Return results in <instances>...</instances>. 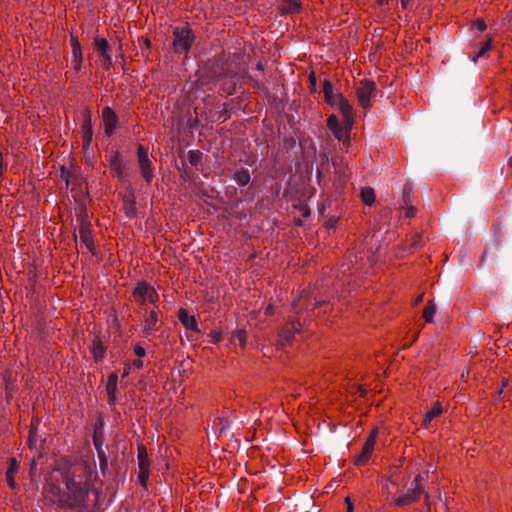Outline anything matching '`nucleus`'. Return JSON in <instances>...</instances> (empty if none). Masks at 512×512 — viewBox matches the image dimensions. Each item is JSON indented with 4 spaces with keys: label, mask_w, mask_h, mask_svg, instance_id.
Returning a JSON list of instances; mask_svg holds the SVG:
<instances>
[{
    "label": "nucleus",
    "mask_w": 512,
    "mask_h": 512,
    "mask_svg": "<svg viewBox=\"0 0 512 512\" xmlns=\"http://www.w3.org/2000/svg\"><path fill=\"white\" fill-rule=\"evenodd\" d=\"M413 487L408 489V491L395 499L394 505L397 507L407 506L420 498V495L423 493L424 489L420 484V475L415 477L413 482Z\"/></svg>",
    "instance_id": "39448f33"
},
{
    "label": "nucleus",
    "mask_w": 512,
    "mask_h": 512,
    "mask_svg": "<svg viewBox=\"0 0 512 512\" xmlns=\"http://www.w3.org/2000/svg\"><path fill=\"white\" fill-rule=\"evenodd\" d=\"M233 337H234L235 340H238V342H239V344L241 345L242 348L245 347V345H246V337H247L246 331L238 330V331L235 332Z\"/></svg>",
    "instance_id": "72a5a7b5"
},
{
    "label": "nucleus",
    "mask_w": 512,
    "mask_h": 512,
    "mask_svg": "<svg viewBox=\"0 0 512 512\" xmlns=\"http://www.w3.org/2000/svg\"><path fill=\"white\" fill-rule=\"evenodd\" d=\"M79 236L81 241L85 244L88 250L91 252L94 249L93 238L91 234V224L86 221H82L79 228Z\"/></svg>",
    "instance_id": "ddd939ff"
},
{
    "label": "nucleus",
    "mask_w": 512,
    "mask_h": 512,
    "mask_svg": "<svg viewBox=\"0 0 512 512\" xmlns=\"http://www.w3.org/2000/svg\"><path fill=\"white\" fill-rule=\"evenodd\" d=\"M92 354L96 362H100L104 359L105 346L99 340H95L92 345Z\"/></svg>",
    "instance_id": "b1692460"
},
{
    "label": "nucleus",
    "mask_w": 512,
    "mask_h": 512,
    "mask_svg": "<svg viewBox=\"0 0 512 512\" xmlns=\"http://www.w3.org/2000/svg\"><path fill=\"white\" fill-rule=\"evenodd\" d=\"M361 199L366 205H369V206L372 205L375 201L374 190L370 187L362 188Z\"/></svg>",
    "instance_id": "bb28decb"
},
{
    "label": "nucleus",
    "mask_w": 512,
    "mask_h": 512,
    "mask_svg": "<svg viewBox=\"0 0 512 512\" xmlns=\"http://www.w3.org/2000/svg\"><path fill=\"white\" fill-rule=\"evenodd\" d=\"M154 331H156V329H154L150 326L144 325V327H143V333H144L145 338H149L153 334Z\"/></svg>",
    "instance_id": "37998d69"
},
{
    "label": "nucleus",
    "mask_w": 512,
    "mask_h": 512,
    "mask_svg": "<svg viewBox=\"0 0 512 512\" xmlns=\"http://www.w3.org/2000/svg\"><path fill=\"white\" fill-rule=\"evenodd\" d=\"M476 26H477L478 30H480V31L486 30V24L483 20H478L476 23Z\"/></svg>",
    "instance_id": "8fccbe9b"
},
{
    "label": "nucleus",
    "mask_w": 512,
    "mask_h": 512,
    "mask_svg": "<svg viewBox=\"0 0 512 512\" xmlns=\"http://www.w3.org/2000/svg\"><path fill=\"white\" fill-rule=\"evenodd\" d=\"M134 352L138 357H144L146 354L145 349L140 345H135Z\"/></svg>",
    "instance_id": "c03bdc74"
},
{
    "label": "nucleus",
    "mask_w": 512,
    "mask_h": 512,
    "mask_svg": "<svg viewBox=\"0 0 512 512\" xmlns=\"http://www.w3.org/2000/svg\"><path fill=\"white\" fill-rule=\"evenodd\" d=\"M413 199V189L409 185H405L402 192V200L404 203V206H408L412 204Z\"/></svg>",
    "instance_id": "c756f323"
},
{
    "label": "nucleus",
    "mask_w": 512,
    "mask_h": 512,
    "mask_svg": "<svg viewBox=\"0 0 512 512\" xmlns=\"http://www.w3.org/2000/svg\"><path fill=\"white\" fill-rule=\"evenodd\" d=\"M301 9V4L297 0H285L282 4V11L284 13H298Z\"/></svg>",
    "instance_id": "393cba45"
},
{
    "label": "nucleus",
    "mask_w": 512,
    "mask_h": 512,
    "mask_svg": "<svg viewBox=\"0 0 512 512\" xmlns=\"http://www.w3.org/2000/svg\"><path fill=\"white\" fill-rule=\"evenodd\" d=\"M359 105L363 109H368L372 106V101L376 96V86L373 81L364 80L356 91Z\"/></svg>",
    "instance_id": "20e7f679"
},
{
    "label": "nucleus",
    "mask_w": 512,
    "mask_h": 512,
    "mask_svg": "<svg viewBox=\"0 0 512 512\" xmlns=\"http://www.w3.org/2000/svg\"><path fill=\"white\" fill-rule=\"evenodd\" d=\"M337 98H338V100L336 101L335 106H337L338 109L343 114L347 125H349V126L352 125V123H353L352 106L350 105L349 101L342 94H337Z\"/></svg>",
    "instance_id": "f8f14e48"
},
{
    "label": "nucleus",
    "mask_w": 512,
    "mask_h": 512,
    "mask_svg": "<svg viewBox=\"0 0 512 512\" xmlns=\"http://www.w3.org/2000/svg\"><path fill=\"white\" fill-rule=\"evenodd\" d=\"M178 319L187 330L199 332L198 324H197V320H196L195 316H193V315L190 316L188 314L187 310L181 308L178 311Z\"/></svg>",
    "instance_id": "4468645a"
},
{
    "label": "nucleus",
    "mask_w": 512,
    "mask_h": 512,
    "mask_svg": "<svg viewBox=\"0 0 512 512\" xmlns=\"http://www.w3.org/2000/svg\"><path fill=\"white\" fill-rule=\"evenodd\" d=\"M344 184H345L344 179L342 178V176H341V175H339V179H338V180H337V182L335 183L336 188H337V189H342V188L344 187Z\"/></svg>",
    "instance_id": "3c124183"
},
{
    "label": "nucleus",
    "mask_w": 512,
    "mask_h": 512,
    "mask_svg": "<svg viewBox=\"0 0 512 512\" xmlns=\"http://www.w3.org/2000/svg\"><path fill=\"white\" fill-rule=\"evenodd\" d=\"M133 366H135L137 368H141L143 366V361L140 359H136L133 361Z\"/></svg>",
    "instance_id": "4d7b16f0"
},
{
    "label": "nucleus",
    "mask_w": 512,
    "mask_h": 512,
    "mask_svg": "<svg viewBox=\"0 0 512 512\" xmlns=\"http://www.w3.org/2000/svg\"><path fill=\"white\" fill-rule=\"evenodd\" d=\"M210 337L212 338L213 343H218L222 338V334L219 331H211Z\"/></svg>",
    "instance_id": "ea45409f"
},
{
    "label": "nucleus",
    "mask_w": 512,
    "mask_h": 512,
    "mask_svg": "<svg viewBox=\"0 0 512 512\" xmlns=\"http://www.w3.org/2000/svg\"><path fill=\"white\" fill-rule=\"evenodd\" d=\"M236 193H237V189H236V187H234V186H229V187H227V188H226V194H227V195L232 196V195H234V194H236Z\"/></svg>",
    "instance_id": "603ef678"
},
{
    "label": "nucleus",
    "mask_w": 512,
    "mask_h": 512,
    "mask_svg": "<svg viewBox=\"0 0 512 512\" xmlns=\"http://www.w3.org/2000/svg\"><path fill=\"white\" fill-rule=\"evenodd\" d=\"M148 314L157 315L159 317L160 309L157 306H154L152 309H148Z\"/></svg>",
    "instance_id": "864d4df0"
},
{
    "label": "nucleus",
    "mask_w": 512,
    "mask_h": 512,
    "mask_svg": "<svg viewBox=\"0 0 512 512\" xmlns=\"http://www.w3.org/2000/svg\"><path fill=\"white\" fill-rule=\"evenodd\" d=\"M33 441H35V438L32 436V433H30L29 442L32 443Z\"/></svg>",
    "instance_id": "bf43d9fd"
},
{
    "label": "nucleus",
    "mask_w": 512,
    "mask_h": 512,
    "mask_svg": "<svg viewBox=\"0 0 512 512\" xmlns=\"http://www.w3.org/2000/svg\"><path fill=\"white\" fill-rule=\"evenodd\" d=\"M106 391L109 397V404H114L116 399V391H117V385L115 384H106Z\"/></svg>",
    "instance_id": "473e14b6"
},
{
    "label": "nucleus",
    "mask_w": 512,
    "mask_h": 512,
    "mask_svg": "<svg viewBox=\"0 0 512 512\" xmlns=\"http://www.w3.org/2000/svg\"><path fill=\"white\" fill-rule=\"evenodd\" d=\"M442 413L440 402H435L433 407L429 409L423 416V425L428 427L431 421Z\"/></svg>",
    "instance_id": "aec40b11"
},
{
    "label": "nucleus",
    "mask_w": 512,
    "mask_h": 512,
    "mask_svg": "<svg viewBox=\"0 0 512 512\" xmlns=\"http://www.w3.org/2000/svg\"><path fill=\"white\" fill-rule=\"evenodd\" d=\"M496 241L499 242L500 241V235H496Z\"/></svg>",
    "instance_id": "0e129e2a"
},
{
    "label": "nucleus",
    "mask_w": 512,
    "mask_h": 512,
    "mask_svg": "<svg viewBox=\"0 0 512 512\" xmlns=\"http://www.w3.org/2000/svg\"><path fill=\"white\" fill-rule=\"evenodd\" d=\"M74 68L75 70H80L82 63V55L77 56V58H73Z\"/></svg>",
    "instance_id": "49530a36"
},
{
    "label": "nucleus",
    "mask_w": 512,
    "mask_h": 512,
    "mask_svg": "<svg viewBox=\"0 0 512 512\" xmlns=\"http://www.w3.org/2000/svg\"><path fill=\"white\" fill-rule=\"evenodd\" d=\"M309 82H310L311 89L315 90V88H316V78H315V75L313 73H311L309 75Z\"/></svg>",
    "instance_id": "09e8293b"
},
{
    "label": "nucleus",
    "mask_w": 512,
    "mask_h": 512,
    "mask_svg": "<svg viewBox=\"0 0 512 512\" xmlns=\"http://www.w3.org/2000/svg\"><path fill=\"white\" fill-rule=\"evenodd\" d=\"M418 334H419V332H417V333L415 334V336H414V339H413V340H415V339L418 337Z\"/></svg>",
    "instance_id": "69168bd1"
},
{
    "label": "nucleus",
    "mask_w": 512,
    "mask_h": 512,
    "mask_svg": "<svg viewBox=\"0 0 512 512\" xmlns=\"http://www.w3.org/2000/svg\"><path fill=\"white\" fill-rule=\"evenodd\" d=\"M188 160L192 166H197L201 163L202 153L200 151L191 150L188 153Z\"/></svg>",
    "instance_id": "7c9ffc66"
},
{
    "label": "nucleus",
    "mask_w": 512,
    "mask_h": 512,
    "mask_svg": "<svg viewBox=\"0 0 512 512\" xmlns=\"http://www.w3.org/2000/svg\"><path fill=\"white\" fill-rule=\"evenodd\" d=\"M195 39L196 36L190 27L184 26L173 28L172 47L174 52L176 54H187L195 42Z\"/></svg>",
    "instance_id": "f257e3e1"
},
{
    "label": "nucleus",
    "mask_w": 512,
    "mask_h": 512,
    "mask_svg": "<svg viewBox=\"0 0 512 512\" xmlns=\"http://www.w3.org/2000/svg\"><path fill=\"white\" fill-rule=\"evenodd\" d=\"M81 130H82V142H83V148L88 149L92 143L93 139V129H92V122H91V115L89 111H86L84 114V118L81 124Z\"/></svg>",
    "instance_id": "9d476101"
},
{
    "label": "nucleus",
    "mask_w": 512,
    "mask_h": 512,
    "mask_svg": "<svg viewBox=\"0 0 512 512\" xmlns=\"http://www.w3.org/2000/svg\"><path fill=\"white\" fill-rule=\"evenodd\" d=\"M242 79L244 82L252 85L256 89L264 90V88H265L262 80L260 79V74L253 76V75L249 74L248 72H245L242 75Z\"/></svg>",
    "instance_id": "4be33fe9"
},
{
    "label": "nucleus",
    "mask_w": 512,
    "mask_h": 512,
    "mask_svg": "<svg viewBox=\"0 0 512 512\" xmlns=\"http://www.w3.org/2000/svg\"><path fill=\"white\" fill-rule=\"evenodd\" d=\"M3 169H4V163H3V156L0 152V177L3 175Z\"/></svg>",
    "instance_id": "6e6d98bb"
},
{
    "label": "nucleus",
    "mask_w": 512,
    "mask_h": 512,
    "mask_svg": "<svg viewBox=\"0 0 512 512\" xmlns=\"http://www.w3.org/2000/svg\"><path fill=\"white\" fill-rule=\"evenodd\" d=\"M256 69H257V71H259L261 73V77H263L264 76V73H263L264 72V66H263V64L261 62H259L257 64Z\"/></svg>",
    "instance_id": "5fc2aeb1"
},
{
    "label": "nucleus",
    "mask_w": 512,
    "mask_h": 512,
    "mask_svg": "<svg viewBox=\"0 0 512 512\" xmlns=\"http://www.w3.org/2000/svg\"><path fill=\"white\" fill-rule=\"evenodd\" d=\"M123 208L127 217L132 218L137 214L136 201L133 195L125 196L123 199Z\"/></svg>",
    "instance_id": "6ab92c4d"
},
{
    "label": "nucleus",
    "mask_w": 512,
    "mask_h": 512,
    "mask_svg": "<svg viewBox=\"0 0 512 512\" xmlns=\"http://www.w3.org/2000/svg\"><path fill=\"white\" fill-rule=\"evenodd\" d=\"M96 47L99 50V52L101 53V55L105 58V61L108 64H111L112 59H111V55L109 53L110 45H109L108 41L104 38H98L96 40Z\"/></svg>",
    "instance_id": "412c9836"
},
{
    "label": "nucleus",
    "mask_w": 512,
    "mask_h": 512,
    "mask_svg": "<svg viewBox=\"0 0 512 512\" xmlns=\"http://www.w3.org/2000/svg\"><path fill=\"white\" fill-rule=\"evenodd\" d=\"M507 385H508V382H504L503 383V386H502L501 391H500L501 393L503 392L504 387H506Z\"/></svg>",
    "instance_id": "e2e57ef3"
},
{
    "label": "nucleus",
    "mask_w": 512,
    "mask_h": 512,
    "mask_svg": "<svg viewBox=\"0 0 512 512\" xmlns=\"http://www.w3.org/2000/svg\"><path fill=\"white\" fill-rule=\"evenodd\" d=\"M423 299V295H420L417 299H416V303H419L421 302Z\"/></svg>",
    "instance_id": "052dcab7"
},
{
    "label": "nucleus",
    "mask_w": 512,
    "mask_h": 512,
    "mask_svg": "<svg viewBox=\"0 0 512 512\" xmlns=\"http://www.w3.org/2000/svg\"><path fill=\"white\" fill-rule=\"evenodd\" d=\"M109 166L112 172L119 178L123 179L126 177V165L122 160L119 152L111 154L109 159Z\"/></svg>",
    "instance_id": "9b49d317"
},
{
    "label": "nucleus",
    "mask_w": 512,
    "mask_h": 512,
    "mask_svg": "<svg viewBox=\"0 0 512 512\" xmlns=\"http://www.w3.org/2000/svg\"><path fill=\"white\" fill-rule=\"evenodd\" d=\"M232 425L227 417H219L218 423L215 425V432L218 436L226 435Z\"/></svg>",
    "instance_id": "5701e85b"
},
{
    "label": "nucleus",
    "mask_w": 512,
    "mask_h": 512,
    "mask_svg": "<svg viewBox=\"0 0 512 512\" xmlns=\"http://www.w3.org/2000/svg\"><path fill=\"white\" fill-rule=\"evenodd\" d=\"M97 456L99 459L100 471L103 476H107L109 469H108V455H107L106 451H99V453H97Z\"/></svg>",
    "instance_id": "cd10ccee"
},
{
    "label": "nucleus",
    "mask_w": 512,
    "mask_h": 512,
    "mask_svg": "<svg viewBox=\"0 0 512 512\" xmlns=\"http://www.w3.org/2000/svg\"><path fill=\"white\" fill-rule=\"evenodd\" d=\"M323 93L325 101L328 105L334 107L336 105V101L338 100L337 95H334L333 93V85L331 81L328 79L324 80L323 83Z\"/></svg>",
    "instance_id": "dca6fc26"
},
{
    "label": "nucleus",
    "mask_w": 512,
    "mask_h": 512,
    "mask_svg": "<svg viewBox=\"0 0 512 512\" xmlns=\"http://www.w3.org/2000/svg\"><path fill=\"white\" fill-rule=\"evenodd\" d=\"M93 443L97 453H99V451H105V449L103 448V439L100 435H98V433L94 434Z\"/></svg>",
    "instance_id": "f704fd0d"
},
{
    "label": "nucleus",
    "mask_w": 512,
    "mask_h": 512,
    "mask_svg": "<svg viewBox=\"0 0 512 512\" xmlns=\"http://www.w3.org/2000/svg\"><path fill=\"white\" fill-rule=\"evenodd\" d=\"M411 0H401V7L403 9H408L409 3Z\"/></svg>",
    "instance_id": "13d9d810"
},
{
    "label": "nucleus",
    "mask_w": 512,
    "mask_h": 512,
    "mask_svg": "<svg viewBox=\"0 0 512 512\" xmlns=\"http://www.w3.org/2000/svg\"><path fill=\"white\" fill-rule=\"evenodd\" d=\"M338 125L340 124L337 116L334 114L330 115L327 119V127L329 128V130H335L338 127Z\"/></svg>",
    "instance_id": "c9c22d12"
},
{
    "label": "nucleus",
    "mask_w": 512,
    "mask_h": 512,
    "mask_svg": "<svg viewBox=\"0 0 512 512\" xmlns=\"http://www.w3.org/2000/svg\"><path fill=\"white\" fill-rule=\"evenodd\" d=\"M143 320H144V325H147V326H150L154 329H158V321H159V318L157 315H150L148 314V309L147 308H143Z\"/></svg>",
    "instance_id": "a878e982"
},
{
    "label": "nucleus",
    "mask_w": 512,
    "mask_h": 512,
    "mask_svg": "<svg viewBox=\"0 0 512 512\" xmlns=\"http://www.w3.org/2000/svg\"><path fill=\"white\" fill-rule=\"evenodd\" d=\"M138 480L142 485H145L149 477V458L146 448L144 446L138 447Z\"/></svg>",
    "instance_id": "6e6552de"
},
{
    "label": "nucleus",
    "mask_w": 512,
    "mask_h": 512,
    "mask_svg": "<svg viewBox=\"0 0 512 512\" xmlns=\"http://www.w3.org/2000/svg\"><path fill=\"white\" fill-rule=\"evenodd\" d=\"M387 2H388V0H379V4H380V5H384V4H386Z\"/></svg>",
    "instance_id": "680f3d73"
},
{
    "label": "nucleus",
    "mask_w": 512,
    "mask_h": 512,
    "mask_svg": "<svg viewBox=\"0 0 512 512\" xmlns=\"http://www.w3.org/2000/svg\"><path fill=\"white\" fill-rule=\"evenodd\" d=\"M132 295L140 304L142 309L145 308L144 306L147 303H151L154 305L159 299V295L157 291L154 289V287H152L145 281H142L137 284V286L134 288L132 292Z\"/></svg>",
    "instance_id": "f03ea898"
},
{
    "label": "nucleus",
    "mask_w": 512,
    "mask_h": 512,
    "mask_svg": "<svg viewBox=\"0 0 512 512\" xmlns=\"http://www.w3.org/2000/svg\"><path fill=\"white\" fill-rule=\"evenodd\" d=\"M490 49H491V42L490 41L485 42L483 44L482 48L480 49V51L473 57V61L476 62L478 58L483 56Z\"/></svg>",
    "instance_id": "e433bc0d"
},
{
    "label": "nucleus",
    "mask_w": 512,
    "mask_h": 512,
    "mask_svg": "<svg viewBox=\"0 0 512 512\" xmlns=\"http://www.w3.org/2000/svg\"><path fill=\"white\" fill-rule=\"evenodd\" d=\"M60 177L65 182V186L68 187L69 186L70 171L67 168L62 167L61 170H60Z\"/></svg>",
    "instance_id": "4c0bfd02"
},
{
    "label": "nucleus",
    "mask_w": 512,
    "mask_h": 512,
    "mask_svg": "<svg viewBox=\"0 0 512 512\" xmlns=\"http://www.w3.org/2000/svg\"><path fill=\"white\" fill-rule=\"evenodd\" d=\"M405 209H406V212H405L406 217L411 218L416 213V209H415V207L412 204H410L408 206H405Z\"/></svg>",
    "instance_id": "a19ab883"
},
{
    "label": "nucleus",
    "mask_w": 512,
    "mask_h": 512,
    "mask_svg": "<svg viewBox=\"0 0 512 512\" xmlns=\"http://www.w3.org/2000/svg\"><path fill=\"white\" fill-rule=\"evenodd\" d=\"M107 383L117 385V383H118V376H117V374L116 373L110 374L109 377H108V382Z\"/></svg>",
    "instance_id": "de8ad7c7"
},
{
    "label": "nucleus",
    "mask_w": 512,
    "mask_h": 512,
    "mask_svg": "<svg viewBox=\"0 0 512 512\" xmlns=\"http://www.w3.org/2000/svg\"><path fill=\"white\" fill-rule=\"evenodd\" d=\"M71 46H72V56L73 58H77V56H81V46L78 39L74 36H71Z\"/></svg>",
    "instance_id": "2f4dec72"
},
{
    "label": "nucleus",
    "mask_w": 512,
    "mask_h": 512,
    "mask_svg": "<svg viewBox=\"0 0 512 512\" xmlns=\"http://www.w3.org/2000/svg\"><path fill=\"white\" fill-rule=\"evenodd\" d=\"M299 322H292L290 325L284 327L279 334L281 344L290 343L294 338L295 333L298 331Z\"/></svg>",
    "instance_id": "2eb2a0df"
},
{
    "label": "nucleus",
    "mask_w": 512,
    "mask_h": 512,
    "mask_svg": "<svg viewBox=\"0 0 512 512\" xmlns=\"http://www.w3.org/2000/svg\"><path fill=\"white\" fill-rule=\"evenodd\" d=\"M232 179L240 186L245 187L251 182L250 172L247 169L241 168L235 171Z\"/></svg>",
    "instance_id": "a211bd4d"
},
{
    "label": "nucleus",
    "mask_w": 512,
    "mask_h": 512,
    "mask_svg": "<svg viewBox=\"0 0 512 512\" xmlns=\"http://www.w3.org/2000/svg\"><path fill=\"white\" fill-rule=\"evenodd\" d=\"M18 468H19V466H18L16 459L11 458L9 461V467L6 471V480H7L8 486L11 489L16 488V482H15L14 476H15L16 472L18 471Z\"/></svg>",
    "instance_id": "f3484780"
},
{
    "label": "nucleus",
    "mask_w": 512,
    "mask_h": 512,
    "mask_svg": "<svg viewBox=\"0 0 512 512\" xmlns=\"http://www.w3.org/2000/svg\"><path fill=\"white\" fill-rule=\"evenodd\" d=\"M102 119L105 133L108 136L112 135L118 123V116L111 107L106 106L102 110Z\"/></svg>",
    "instance_id": "1a4fd4ad"
},
{
    "label": "nucleus",
    "mask_w": 512,
    "mask_h": 512,
    "mask_svg": "<svg viewBox=\"0 0 512 512\" xmlns=\"http://www.w3.org/2000/svg\"><path fill=\"white\" fill-rule=\"evenodd\" d=\"M64 482L67 490L73 495L76 504L81 505L86 501L89 493L88 487L80 481H77L71 473L64 475Z\"/></svg>",
    "instance_id": "7ed1b4c3"
},
{
    "label": "nucleus",
    "mask_w": 512,
    "mask_h": 512,
    "mask_svg": "<svg viewBox=\"0 0 512 512\" xmlns=\"http://www.w3.org/2000/svg\"><path fill=\"white\" fill-rule=\"evenodd\" d=\"M435 313L436 304L433 301H429L423 312V317L425 318L426 322H432Z\"/></svg>",
    "instance_id": "c85d7f7f"
},
{
    "label": "nucleus",
    "mask_w": 512,
    "mask_h": 512,
    "mask_svg": "<svg viewBox=\"0 0 512 512\" xmlns=\"http://www.w3.org/2000/svg\"><path fill=\"white\" fill-rule=\"evenodd\" d=\"M345 503H346V512H353L354 511V505L351 502L350 497H346L345 498Z\"/></svg>",
    "instance_id": "a18cd8bd"
},
{
    "label": "nucleus",
    "mask_w": 512,
    "mask_h": 512,
    "mask_svg": "<svg viewBox=\"0 0 512 512\" xmlns=\"http://www.w3.org/2000/svg\"><path fill=\"white\" fill-rule=\"evenodd\" d=\"M331 132L333 133V135L337 139H339V140L342 139V137H343V127L341 125H338V127L335 130H332Z\"/></svg>",
    "instance_id": "79ce46f5"
},
{
    "label": "nucleus",
    "mask_w": 512,
    "mask_h": 512,
    "mask_svg": "<svg viewBox=\"0 0 512 512\" xmlns=\"http://www.w3.org/2000/svg\"><path fill=\"white\" fill-rule=\"evenodd\" d=\"M137 155H138L139 168H140L141 175L144 178L145 182L147 184H150L152 182L154 174H153V167H152L151 160L149 158L148 150L144 146L139 145V147L137 149Z\"/></svg>",
    "instance_id": "423d86ee"
},
{
    "label": "nucleus",
    "mask_w": 512,
    "mask_h": 512,
    "mask_svg": "<svg viewBox=\"0 0 512 512\" xmlns=\"http://www.w3.org/2000/svg\"><path fill=\"white\" fill-rule=\"evenodd\" d=\"M378 435V428H374L368 438L366 439L361 453L356 457L354 463L358 466L364 465L368 462L374 450L376 439Z\"/></svg>",
    "instance_id": "0eeeda50"
},
{
    "label": "nucleus",
    "mask_w": 512,
    "mask_h": 512,
    "mask_svg": "<svg viewBox=\"0 0 512 512\" xmlns=\"http://www.w3.org/2000/svg\"><path fill=\"white\" fill-rule=\"evenodd\" d=\"M230 117V112L226 104H223V109L219 113L218 119L222 122L226 121Z\"/></svg>",
    "instance_id": "58836bf2"
}]
</instances>
